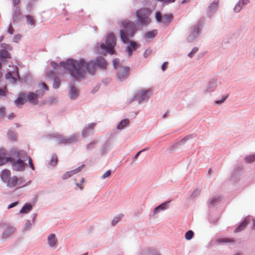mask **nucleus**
I'll use <instances>...</instances> for the list:
<instances>
[{"label": "nucleus", "instance_id": "41", "mask_svg": "<svg viewBox=\"0 0 255 255\" xmlns=\"http://www.w3.org/2000/svg\"><path fill=\"white\" fill-rule=\"evenodd\" d=\"M95 124L94 123H91L87 125L85 128L88 129L89 131L92 130L95 127Z\"/></svg>", "mask_w": 255, "mask_h": 255}, {"label": "nucleus", "instance_id": "3", "mask_svg": "<svg viewBox=\"0 0 255 255\" xmlns=\"http://www.w3.org/2000/svg\"><path fill=\"white\" fill-rule=\"evenodd\" d=\"M122 25L123 29L120 30V36L123 42L126 43L129 41L128 36H132L134 25L132 22L128 20L123 21Z\"/></svg>", "mask_w": 255, "mask_h": 255}, {"label": "nucleus", "instance_id": "48", "mask_svg": "<svg viewBox=\"0 0 255 255\" xmlns=\"http://www.w3.org/2000/svg\"><path fill=\"white\" fill-rule=\"evenodd\" d=\"M7 32L10 34H12L14 32V29L12 27L11 25H9L8 26V29H7Z\"/></svg>", "mask_w": 255, "mask_h": 255}, {"label": "nucleus", "instance_id": "58", "mask_svg": "<svg viewBox=\"0 0 255 255\" xmlns=\"http://www.w3.org/2000/svg\"><path fill=\"white\" fill-rule=\"evenodd\" d=\"M51 65L54 68H57V67H58L57 64L56 63L54 62H51Z\"/></svg>", "mask_w": 255, "mask_h": 255}, {"label": "nucleus", "instance_id": "10", "mask_svg": "<svg viewBox=\"0 0 255 255\" xmlns=\"http://www.w3.org/2000/svg\"><path fill=\"white\" fill-rule=\"evenodd\" d=\"M6 182L7 185L8 187H12L18 184L22 183V178H18L16 176H13L11 177H10Z\"/></svg>", "mask_w": 255, "mask_h": 255}, {"label": "nucleus", "instance_id": "4", "mask_svg": "<svg viewBox=\"0 0 255 255\" xmlns=\"http://www.w3.org/2000/svg\"><path fill=\"white\" fill-rule=\"evenodd\" d=\"M12 152L13 155L16 154V156L20 158L16 161L13 162V169L16 171H23L24 169L25 164L23 162L25 158L23 156L26 155L25 152L23 150L19 151L17 149H13Z\"/></svg>", "mask_w": 255, "mask_h": 255}, {"label": "nucleus", "instance_id": "54", "mask_svg": "<svg viewBox=\"0 0 255 255\" xmlns=\"http://www.w3.org/2000/svg\"><path fill=\"white\" fill-rule=\"evenodd\" d=\"M40 85H41L42 88L44 89L46 91H48V88L47 85L45 83H42L40 84Z\"/></svg>", "mask_w": 255, "mask_h": 255}, {"label": "nucleus", "instance_id": "22", "mask_svg": "<svg viewBox=\"0 0 255 255\" xmlns=\"http://www.w3.org/2000/svg\"><path fill=\"white\" fill-rule=\"evenodd\" d=\"M169 203V202H166L165 203H163L158 206L156 207L154 210V213L155 214L158 213L160 210H163L165 209H166L168 208V205L167 204Z\"/></svg>", "mask_w": 255, "mask_h": 255}, {"label": "nucleus", "instance_id": "29", "mask_svg": "<svg viewBox=\"0 0 255 255\" xmlns=\"http://www.w3.org/2000/svg\"><path fill=\"white\" fill-rule=\"evenodd\" d=\"M25 17L26 18L27 23L28 24H30L31 25H34L35 20L32 16L30 15H26Z\"/></svg>", "mask_w": 255, "mask_h": 255}, {"label": "nucleus", "instance_id": "8", "mask_svg": "<svg viewBox=\"0 0 255 255\" xmlns=\"http://www.w3.org/2000/svg\"><path fill=\"white\" fill-rule=\"evenodd\" d=\"M5 79L11 84H15L17 81L19 80L18 73V69L17 66H14V70L11 72H8L5 75Z\"/></svg>", "mask_w": 255, "mask_h": 255}, {"label": "nucleus", "instance_id": "1", "mask_svg": "<svg viewBox=\"0 0 255 255\" xmlns=\"http://www.w3.org/2000/svg\"><path fill=\"white\" fill-rule=\"evenodd\" d=\"M60 65L68 70L73 77L79 79L84 78L86 73L93 74L95 72L96 66L102 69H106L107 63L104 58L100 57L96 59L95 62H86L84 59L77 61L68 59L66 62H61Z\"/></svg>", "mask_w": 255, "mask_h": 255}, {"label": "nucleus", "instance_id": "16", "mask_svg": "<svg viewBox=\"0 0 255 255\" xmlns=\"http://www.w3.org/2000/svg\"><path fill=\"white\" fill-rule=\"evenodd\" d=\"M48 242L51 247H56L57 246V240L55 235L53 234H50L48 237Z\"/></svg>", "mask_w": 255, "mask_h": 255}, {"label": "nucleus", "instance_id": "37", "mask_svg": "<svg viewBox=\"0 0 255 255\" xmlns=\"http://www.w3.org/2000/svg\"><path fill=\"white\" fill-rule=\"evenodd\" d=\"M58 161L57 157L56 155H53L51 160V164L53 165L57 163Z\"/></svg>", "mask_w": 255, "mask_h": 255}, {"label": "nucleus", "instance_id": "26", "mask_svg": "<svg viewBox=\"0 0 255 255\" xmlns=\"http://www.w3.org/2000/svg\"><path fill=\"white\" fill-rule=\"evenodd\" d=\"M157 30H153L152 31L147 32L145 34V37L146 38H153L157 35Z\"/></svg>", "mask_w": 255, "mask_h": 255}, {"label": "nucleus", "instance_id": "17", "mask_svg": "<svg viewBox=\"0 0 255 255\" xmlns=\"http://www.w3.org/2000/svg\"><path fill=\"white\" fill-rule=\"evenodd\" d=\"M11 173L10 171L8 169H5L1 171L0 174V177L1 179L5 182H6L9 178L10 177Z\"/></svg>", "mask_w": 255, "mask_h": 255}, {"label": "nucleus", "instance_id": "2", "mask_svg": "<svg viewBox=\"0 0 255 255\" xmlns=\"http://www.w3.org/2000/svg\"><path fill=\"white\" fill-rule=\"evenodd\" d=\"M152 10L149 8L142 7L135 12L136 20L138 23L142 26H146L151 22L150 16Z\"/></svg>", "mask_w": 255, "mask_h": 255}, {"label": "nucleus", "instance_id": "21", "mask_svg": "<svg viewBox=\"0 0 255 255\" xmlns=\"http://www.w3.org/2000/svg\"><path fill=\"white\" fill-rule=\"evenodd\" d=\"M14 231V229L12 227H8L3 233L2 238L6 239L11 235Z\"/></svg>", "mask_w": 255, "mask_h": 255}, {"label": "nucleus", "instance_id": "50", "mask_svg": "<svg viewBox=\"0 0 255 255\" xmlns=\"http://www.w3.org/2000/svg\"><path fill=\"white\" fill-rule=\"evenodd\" d=\"M167 64H168V62H165L162 64L161 68L163 71L166 69V68L167 67Z\"/></svg>", "mask_w": 255, "mask_h": 255}, {"label": "nucleus", "instance_id": "61", "mask_svg": "<svg viewBox=\"0 0 255 255\" xmlns=\"http://www.w3.org/2000/svg\"><path fill=\"white\" fill-rule=\"evenodd\" d=\"M142 150H141V151H138L134 156V158H137L138 157V156H139V155L140 154V153L142 152Z\"/></svg>", "mask_w": 255, "mask_h": 255}, {"label": "nucleus", "instance_id": "23", "mask_svg": "<svg viewBox=\"0 0 255 255\" xmlns=\"http://www.w3.org/2000/svg\"><path fill=\"white\" fill-rule=\"evenodd\" d=\"M248 224V220H245L236 229L235 232H240L245 229L247 225Z\"/></svg>", "mask_w": 255, "mask_h": 255}, {"label": "nucleus", "instance_id": "28", "mask_svg": "<svg viewBox=\"0 0 255 255\" xmlns=\"http://www.w3.org/2000/svg\"><path fill=\"white\" fill-rule=\"evenodd\" d=\"M218 5V0H214L209 6V9L211 12L215 11Z\"/></svg>", "mask_w": 255, "mask_h": 255}, {"label": "nucleus", "instance_id": "30", "mask_svg": "<svg viewBox=\"0 0 255 255\" xmlns=\"http://www.w3.org/2000/svg\"><path fill=\"white\" fill-rule=\"evenodd\" d=\"M123 217V214H120L115 217L112 222V225L113 226H115L121 220Z\"/></svg>", "mask_w": 255, "mask_h": 255}, {"label": "nucleus", "instance_id": "57", "mask_svg": "<svg viewBox=\"0 0 255 255\" xmlns=\"http://www.w3.org/2000/svg\"><path fill=\"white\" fill-rule=\"evenodd\" d=\"M12 2H13V4L14 6H15L19 3L20 0H12Z\"/></svg>", "mask_w": 255, "mask_h": 255}, {"label": "nucleus", "instance_id": "47", "mask_svg": "<svg viewBox=\"0 0 255 255\" xmlns=\"http://www.w3.org/2000/svg\"><path fill=\"white\" fill-rule=\"evenodd\" d=\"M5 113V110L4 107H1L0 108V118L4 116Z\"/></svg>", "mask_w": 255, "mask_h": 255}, {"label": "nucleus", "instance_id": "56", "mask_svg": "<svg viewBox=\"0 0 255 255\" xmlns=\"http://www.w3.org/2000/svg\"><path fill=\"white\" fill-rule=\"evenodd\" d=\"M240 1H242L241 4L242 6L248 4L249 2V0H241Z\"/></svg>", "mask_w": 255, "mask_h": 255}, {"label": "nucleus", "instance_id": "64", "mask_svg": "<svg viewBox=\"0 0 255 255\" xmlns=\"http://www.w3.org/2000/svg\"><path fill=\"white\" fill-rule=\"evenodd\" d=\"M1 68H2L1 63V62H0V70H1Z\"/></svg>", "mask_w": 255, "mask_h": 255}, {"label": "nucleus", "instance_id": "31", "mask_svg": "<svg viewBox=\"0 0 255 255\" xmlns=\"http://www.w3.org/2000/svg\"><path fill=\"white\" fill-rule=\"evenodd\" d=\"M193 235H194L193 232L191 230H189L186 233L185 238L187 240H190L193 238Z\"/></svg>", "mask_w": 255, "mask_h": 255}, {"label": "nucleus", "instance_id": "33", "mask_svg": "<svg viewBox=\"0 0 255 255\" xmlns=\"http://www.w3.org/2000/svg\"><path fill=\"white\" fill-rule=\"evenodd\" d=\"M217 242L218 243H232L233 242V240L231 239L228 238H222L219 239L217 240Z\"/></svg>", "mask_w": 255, "mask_h": 255}, {"label": "nucleus", "instance_id": "11", "mask_svg": "<svg viewBox=\"0 0 255 255\" xmlns=\"http://www.w3.org/2000/svg\"><path fill=\"white\" fill-rule=\"evenodd\" d=\"M129 69L127 67L120 66L118 70V78L122 80L125 79L127 75Z\"/></svg>", "mask_w": 255, "mask_h": 255}, {"label": "nucleus", "instance_id": "62", "mask_svg": "<svg viewBox=\"0 0 255 255\" xmlns=\"http://www.w3.org/2000/svg\"><path fill=\"white\" fill-rule=\"evenodd\" d=\"M174 1H175V0H165V2H167V3L173 2Z\"/></svg>", "mask_w": 255, "mask_h": 255}, {"label": "nucleus", "instance_id": "9", "mask_svg": "<svg viewBox=\"0 0 255 255\" xmlns=\"http://www.w3.org/2000/svg\"><path fill=\"white\" fill-rule=\"evenodd\" d=\"M1 49L0 51V57L1 58L9 59L11 58L10 54L8 52V50L11 51L12 50V46L8 44L1 43L0 45Z\"/></svg>", "mask_w": 255, "mask_h": 255}, {"label": "nucleus", "instance_id": "34", "mask_svg": "<svg viewBox=\"0 0 255 255\" xmlns=\"http://www.w3.org/2000/svg\"><path fill=\"white\" fill-rule=\"evenodd\" d=\"M60 86V81L59 79L55 78L54 83L53 84V87L54 88L57 89Z\"/></svg>", "mask_w": 255, "mask_h": 255}, {"label": "nucleus", "instance_id": "12", "mask_svg": "<svg viewBox=\"0 0 255 255\" xmlns=\"http://www.w3.org/2000/svg\"><path fill=\"white\" fill-rule=\"evenodd\" d=\"M82 168V166H80L74 170L66 172L62 176L63 180H67L72 177L73 175L79 172Z\"/></svg>", "mask_w": 255, "mask_h": 255}, {"label": "nucleus", "instance_id": "32", "mask_svg": "<svg viewBox=\"0 0 255 255\" xmlns=\"http://www.w3.org/2000/svg\"><path fill=\"white\" fill-rule=\"evenodd\" d=\"M97 142L98 141L96 140H94L87 145V148L88 149H92L93 148H94L95 145L97 143Z\"/></svg>", "mask_w": 255, "mask_h": 255}, {"label": "nucleus", "instance_id": "51", "mask_svg": "<svg viewBox=\"0 0 255 255\" xmlns=\"http://www.w3.org/2000/svg\"><path fill=\"white\" fill-rule=\"evenodd\" d=\"M18 204V202H13L10 204H9L8 206V207L7 208L8 209H10L11 208H13L15 206H16Z\"/></svg>", "mask_w": 255, "mask_h": 255}, {"label": "nucleus", "instance_id": "13", "mask_svg": "<svg viewBox=\"0 0 255 255\" xmlns=\"http://www.w3.org/2000/svg\"><path fill=\"white\" fill-rule=\"evenodd\" d=\"M25 96V93L24 92L19 94L17 99L14 101V103L17 106L19 107L22 105L25 102H26Z\"/></svg>", "mask_w": 255, "mask_h": 255}, {"label": "nucleus", "instance_id": "52", "mask_svg": "<svg viewBox=\"0 0 255 255\" xmlns=\"http://www.w3.org/2000/svg\"><path fill=\"white\" fill-rule=\"evenodd\" d=\"M7 118L9 119V120H12L13 119V118H14L15 117V115L14 113H11L10 114H9L7 116Z\"/></svg>", "mask_w": 255, "mask_h": 255}, {"label": "nucleus", "instance_id": "59", "mask_svg": "<svg viewBox=\"0 0 255 255\" xmlns=\"http://www.w3.org/2000/svg\"><path fill=\"white\" fill-rule=\"evenodd\" d=\"M47 76L49 77H53L54 76V73L53 71H49L48 74Z\"/></svg>", "mask_w": 255, "mask_h": 255}, {"label": "nucleus", "instance_id": "55", "mask_svg": "<svg viewBox=\"0 0 255 255\" xmlns=\"http://www.w3.org/2000/svg\"><path fill=\"white\" fill-rule=\"evenodd\" d=\"M190 138H191V135L187 136L186 137H185L184 138L182 139L181 140V142H183V143H184L186 140H188V139H190Z\"/></svg>", "mask_w": 255, "mask_h": 255}, {"label": "nucleus", "instance_id": "20", "mask_svg": "<svg viewBox=\"0 0 255 255\" xmlns=\"http://www.w3.org/2000/svg\"><path fill=\"white\" fill-rule=\"evenodd\" d=\"M78 96V92L76 87L71 85L69 92V96L71 99H74Z\"/></svg>", "mask_w": 255, "mask_h": 255}, {"label": "nucleus", "instance_id": "60", "mask_svg": "<svg viewBox=\"0 0 255 255\" xmlns=\"http://www.w3.org/2000/svg\"><path fill=\"white\" fill-rule=\"evenodd\" d=\"M150 53V50H146L144 53V56L146 57V55H148Z\"/></svg>", "mask_w": 255, "mask_h": 255}, {"label": "nucleus", "instance_id": "25", "mask_svg": "<svg viewBox=\"0 0 255 255\" xmlns=\"http://www.w3.org/2000/svg\"><path fill=\"white\" fill-rule=\"evenodd\" d=\"M129 123V121L128 120H123L118 124L117 125V128L119 129H121L128 125Z\"/></svg>", "mask_w": 255, "mask_h": 255}, {"label": "nucleus", "instance_id": "49", "mask_svg": "<svg viewBox=\"0 0 255 255\" xmlns=\"http://www.w3.org/2000/svg\"><path fill=\"white\" fill-rule=\"evenodd\" d=\"M28 163H29V166H30V168L32 170H34V165H33V164L32 163V159L30 158V157H29V156L28 157Z\"/></svg>", "mask_w": 255, "mask_h": 255}, {"label": "nucleus", "instance_id": "5", "mask_svg": "<svg viewBox=\"0 0 255 255\" xmlns=\"http://www.w3.org/2000/svg\"><path fill=\"white\" fill-rule=\"evenodd\" d=\"M105 45L104 43L101 44L100 47L101 49L105 50L107 52L109 53L111 55H113L114 53V48L116 44V37L113 33H110L107 35Z\"/></svg>", "mask_w": 255, "mask_h": 255}, {"label": "nucleus", "instance_id": "39", "mask_svg": "<svg viewBox=\"0 0 255 255\" xmlns=\"http://www.w3.org/2000/svg\"><path fill=\"white\" fill-rule=\"evenodd\" d=\"M21 35L20 34H16L14 36L13 39V41L14 42H18L21 39Z\"/></svg>", "mask_w": 255, "mask_h": 255}, {"label": "nucleus", "instance_id": "14", "mask_svg": "<svg viewBox=\"0 0 255 255\" xmlns=\"http://www.w3.org/2000/svg\"><path fill=\"white\" fill-rule=\"evenodd\" d=\"M149 91L148 90H140L138 91L136 97L139 99H141V100H144V99H147L149 97Z\"/></svg>", "mask_w": 255, "mask_h": 255}, {"label": "nucleus", "instance_id": "53", "mask_svg": "<svg viewBox=\"0 0 255 255\" xmlns=\"http://www.w3.org/2000/svg\"><path fill=\"white\" fill-rule=\"evenodd\" d=\"M227 96H225L222 100L216 101V103L218 104H221L223 103L227 99Z\"/></svg>", "mask_w": 255, "mask_h": 255}, {"label": "nucleus", "instance_id": "15", "mask_svg": "<svg viewBox=\"0 0 255 255\" xmlns=\"http://www.w3.org/2000/svg\"><path fill=\"white\" fill-rule=\"evenodd\" d=\"M5 151L4 149H0V165L5 164L8 160V158L6 156Z\"/></svg>", "mask_w": 255, "mask_h": 255}, {"label": "nucleus", "instance_id": "18", "mask_svg": "<svg viewBox=\"0 0 255 255\" xmlns=\"http://www.w3.org/2000/svg\"><path fill=\"white\" fill-rule=\"evenodd\" d=\"M21 16V13L20 8L19 6H16L15 8L14 12V15L13 17V20L15 22H18L20 20Z\"/></svg>", "mask_w": 255, "mask_h": 255}, {"label": "nucleus", "instance_id": "63", "mask_svg": "<svg viewBox=\"0 0 255 255\" xmlns=\"http://www.w3.org/2000/svg\"><path fill=\"white\" fill-rule=\"evenodd\" d=\"M253 228L254 229H255V220H253Z\"/></svg>", "mask_w": 255, "mask_h": 255}, {"label": "nucleus", "instance_id": "7", "mask_svg": "<svg viewBox=\"0 0 255 255\" xmlns=\"http://www.w3.org/2000/svg\"><path fill=\"white\" fill-rule=\"evenodd\" d=\"M155 19L160 23L168 25L172 21L173 16L171 14L162 15L160 12L157 11L155 13Z\"/></svg>", "mask_w": 255, "mask_h": 255}, {"label": "nucleus", "instance_id": "40", "mask_svg": "<svg viewBox=\"0 0 255 255\" xmlns=\"http://www.w3.org/2000/svg\"><path fill=\"white\" fill-rule=\"evenodd\" d=\"M84 182V178L83 177H81L80 180V183H76L77 186H78L81 190L83 189V186H82L83 183Z\"/></svg>", "mask_w": 255, "mask_h": 255}, {"label": "nucleus", "instance_id": "19", "mask_svg": "<svg viewBox=\"0 0 255 255\" xmlns=\"http://www.w3.org/2000/svg\"><path fill=\"white\" fill-rule=\"evenodd\" d=\"M138 47V45L134 41H130V44L127 47V50L129 56L131 55L132 51H134Z\"/></svg>", "mask_w": 255, "mask_h": 255}, {"label": "nucleus", "instance_id": "24", "mask_svg": "<svg viewBox=\"0 0 255 255\" xmlns=\"http://www.w3.org/2000/svg\"><path fill=\"white\" fill-rule=\"evenodd\" d=\"M32 209V206L29 204H25L20 211V213H27Z\"/></svg>", "mask_w": 255, "mask_h": 255}, {"label": "nucleus", "instance_id": "46", "mask_svg": "<svg viewBox=\"0 0 255 255\" xmlns=\"http://www.w3.org/2000/svg\"><path fill=\"white\" fill-rule=\"evenodd\" d=\"M120 60L119 59H115L113 61V64L115 67V68H116L117 66L119 64Z\"/></svg>", "mask_w": 255, "mask_h": 255}, {"label": "nucleus", "instance_id": "38", "mask_svg": "<svg viewBox=\"0 0 255 255\" xmlns=\"http://www.w3.org/2000/svg\"><path fill=\"white\" fill-rule=\"evenodd\" d=\"M7 91V88L6 87H4L3 88L0 89V96H5L6 95V91Z\"/></svg>", "mask_w": 255, "mask_h": 255}, {"label": "nucleus", "instance_id": "27", "mask_svg": "<svg viewBox=\"0 0 255 255\" xmlns=\"http://www.w3.org/2000/svg\"><path fill=\"white\" fill-rule=\"evenodd\" d=\"M245 160L248 163L255 162V153L246 156Z\"/></svg>", "mask_w": 255, "mask_h": 255}, {"label": "nucleus", "instance_id": "43", "mask_svg": "<svg viewBox=\"0 0 255 255\" xmlns=\"http://www.w3.org/2000/svg\"><path fill=\"white\" fill-rule=\"evenodd\" d=\"M199 32V27L198 26H195L192 27V33L194 35L195 33L197 34Z\"/></svg>", "mask_w": 255, "mask_h": 255}, {"label": "nucleus", "instance_id": "6", "mask_svg": "<svg viewBox=\"0 0 255 255\" xmlns=\"http://www.w3.org/2000/svg\"><path fill=\"white\" fill-rule=\"evenodd\" d=\"M44 94V92L37 90L35 93L33 92L25 93V98L26 102H29L33 105H36L38 103V98L41 97Z\"/></svg>", "mask_w": 255, "mask_h": 255}, {"label": "nucleus", "instance_id": "36", "mask_svg": "<svg viewBox=\"0 0 255 255\" xmlns=\"http://www.w3.org/2000/svg\"><path fill=\"white\" fill-rule=\"evenodd\" d=\"M198 50V49L197 47H194L192 49V51H191V52H190L189 54H188V56L190 58L192 57L194 55V54L196 53Z\"/></svg>", "mask_w": 255, "mask_h": 255}, {"label": "nucleus", "instance_id": "44", "mask_svg": "<svg viewBox=\"0 0 255 255\" xmlns=\"http://www.w3.org/2000/svg\"><path fill=\"white\" fill-rule=\"evenodd\" d=\"M90 131L88 129L84 128L82 131V135L83 137H86L89 134Z\"/></svg>", "mask_w": 255, "mask_h": 255}, {"label": "nucleus", "instance_id": "35", "mask_svg": "<svg viewBox=\"0 0 255 255\" xmlns=\"http://www.w3.org/2000/svg\"><path fill=\"white\" fill-rule=\"evenodd\" d=\"M242 1H239L238 4L235 6L234 8V11L236 12L240 11L242 7Z\"/></svg>", "mask_w": 255, "mask_h": 255}, {"label": "nucleus", "instance_id": "42", "mask_svg": "<svg viewBox=\"0 0 255 255\" xmlns=\"http://www.w3.org/2000/svg\"><path fill=\"white\" fill-rule=\"evenodd\" d=\"M75 141V139L74 138H69L64 139L63 141V142L65 143H70Z\"/></svg>", "mask_w": 255, "mask_h": 255}, {"label": "nucleus", "instance_id": "45", "mask_svg": "<svg viewBox=\"0 0 255 255\" xmlns=\"http://www.w3.org/2000/svg\"><path fill=\"white\" fill-rule=\"evenodd\" d=\"M111 174V170H109L107 171L103 175H102V178L105 179L107 177H108L110 176Z\"/></svg>", "mask_w": 255, "mask_h": 255}]
</instances>
